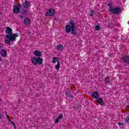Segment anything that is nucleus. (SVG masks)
Returning <instances> with one entry per match:
<instances>
[{
  "instance_id": "1",
  "label": "nucleus",
  "mask_w": 129,
  "mask_h": 129,
  "mask_svg": "<svg viewBox=\"0 0 129 129\" xmlns=\"http://www.w3.org/2000/svg\"><path fill=\"white\" fill-rule=\"evenodd\" d=\"M6 38L4 40L5 44L7 45H10L11 44V42H16L17 41V38L19 37V33H16L13 34V29L10 27H7L6 30Z\"/></svg>"
},
{
  "instance_id": "2",
  "label": "nucleus",
  "mask_w": 129,
  "mask_h": 129,
  "mask_svg": "<svg viewBox=\"0 0 129 129\" xmlns=\"http://www.w3.org/2000/svg\"><path fill=\"white\" fill-rule=\"evenodd\" d=\"M78 31V28L76 26V23L73 20H70L68 25L66 26V33L70 34L71 33L72 35H76Z\"/></svg>"
},
{
  "instance_id": "3",
  "label": "nucleus",
  "mask_w": 129,
  "mask_h": 129,
  "mask_svg": "<svg viewBox=\"0 0 129 129\" xmlns=\"http://www.w3.org/2000/svg\"><path fill=\"white\" fill-rule=\"evenodd\" d=\"M31 61L34 66H36L37 64L39 65H42L43 64V59L40 57H32L31 58Z\"/></svg>"
},
{
  "instance_id": "4",
  "label": "nucleus",
  "mask_w": 129,
  "mask_h": 129,
  "mask_svg": "<svg viewBox=\"0 0 129 129\" xmlns=\"http://www.w3.org/2000/svg\"><path fill=\"white\" fill-rule=\"evenodd\" d=\"M52 63H57L56 65L55 66V68L56 71H59V69H60V61H59V57H53L52 58Z\"/></svg>"
},
{
  "instance_id": "5",
  "label": "nucleus",
  "mask_w": 129,
  "mask_h": 129,
  "mask_svg": "<svg viewBox=\"0 0 129 129\" xmlns=\"http://www.w3.org/2000/svg\"><path fill=\"white\" fill-rule=\"evenodd\" d=\"M110 11L111 12V13H112V14H119L120 12H121V9L117 7H110Z\"/></svg>"
},
{
  "instance_id": "6",
  "label": "nucleus",
  "mask_w": 129,
  "mask_h": 129,
  "mask_svg": "<svg viewBox=\"0 0 129 129\" xmlns=\"http://www.w3.org/2000/svg\"><path fill=\"white\" fill-rule=\"evenodd\" d=\"M53 15H55V10L53 9H50L47 11L45 16L46 17H50L51 16H53Z\"/></svg>"
},
{
  "instance_id": "7",
  "label": "nucleus",
  "mask_w": 129,
  "mask_h": 129,
  "mask_svg": "<svg viewBox=\"0 0 129 129\" xmlns=\"http://www.w3.org/2000/svg\"><path fill=\"white\" fill-rule=\"evenodd\" d=\"M22 6L24 9H28V8L31 7V3L29 1H25L22 4Z\"/></svg>"
},
{
  "instance_id": "8",
  "label": "nucleus",
  "mask_w": 129,
  "mask_h": 129,
  "mask_svg": "<svg viewBox=\"0 0 129 129\" xmlns=\"http://www.w3.org/2000/svg\"><path fill=\"white\" fill-rule=\"evenodd\" d=\"M34 55H35V56H36V57H38V58H40V57H41V56H42V52H41V51L40 50H35L34 52Z\"/></svg>"
},
{
  "instance_id": "9",
  "label": "nucleus",
  "mask_w": 129,
  "mask_h": 129,
  "mask_svg": "<svg viewBox=\"0 0 129 129\" xmlns=\"http://www.w3.org/2000/svg\"><path fill=\"white\" fill-rule=\"evenodd\" d=\"M1 56L2 57H7V50L5 49L1 50Z\"/></svg>"
},
{
  "instance_id": "10",
  "label": "nucleus",
  "mask_w": 129,
  "mask_h": 129,
  "mask_svg": "<svg viewBox=\"0 0 129 129\" xmlns=\"http://www.w3.org/2000/svg\"><path fill=\"white\" fill-rule=\"evenodd\" d=\"M91 95L94 98H98V97H99V94H98V93L96 92L92 93L91 94Z\"/></svg>"
},
{
  "instance_id": "11",
  "label": "nucleus",
  "mask_w": 129,
  "mask_h": 129,
  "mask_svg": "<svg viewBox=\"0 0 129 129\" xmlns=\"http://www.w3.org/2000/svg\"><path fill=\"white\" fill-rule=\"evenodd\" d=\"M13 12L15 14H19L20 13V8L18 7H15L13 8Z\"/></svg>"
},
{
  "instance_id": "12",
  "label": "nucleus",
  "mask_w": 129,
  "mask_h": 129,
  "mask_svg": "<svg viewBox=\"0 0 129 129\" xmlns=\"http://www.w3.org/2000/svg\"><path fill=\"white\" fill-rule=\"evenodd\" d=\"M31 22V20L29 18H25L24 19V24L25 25H28Z\"/></svg>"
},
{
  "instance_id": "13",
  "label": "nucleus",
  "mask_w": 129,
  "mask_h": 129,
  "mask_svg": "<svg viewBox=\"0 0 129 129\" xmlns=\"http://www.w3.org/2000/svg\"><path fill=\"white\" fill-rule=\"evenodd\" d=\"M97 102L100 104V105H103V100L101 98H99L97 100Z\"/></svg>"
},
{
  "instance_id": "14",
  "label": "nucleus",
  "mask_w": 129,
  "mask_h": 129,
  "mask_svg": "<svg viewBox=\"0 0 129 129\" xmlns=\"http://www.w3.org/2000/svg\"><path fill=\"white\" fill-rule=\"evenodd\" d=\"M57 49L59 51H63L64 50V46H63V45H59L57 46Z\"/></svg>"
},
{
  "instance_id": "15",
  "label": "nucleus",
  "mask_w": 129,
  "mask_h": 129,
  "mask_svg": "<svg viewBox=\"0 0 129 129\" xmlns=\"http://www.w3.org/2000/svg\"><path fill=\"white\" fill-rule=\"evenodd\" d=\"M123 61L125 63H129V58L128 56L125 57L123 58Z\"/></svg>"
},
{
  "instance_id": "16",
  "label": "nucleus",
  "mask_w": 129,
  "mask_h": 129,
  "mask_svg": "<svg viewBox=\"0 0 129 129\" xmlns=\"http://www.w3.org/2000/svg\"><path fill=\"white\" fill-rule=\"evenodd\" d=\"M110 82V79H109V78H107L105 80V83H109V82Z\"/></svg>"
},
{
  "instance_id": "17",
  "label": "nucleus",
  "mask_w": 129,
  "mask_h": 129,
  "mask_svg": "<svg viewBox=\"0 0 129 129\" xmlns=\"http://www.w3.org/2000/svg\"><path fill=\"white\" fill-rule=\"evenodd\" d=\"M58 118L62 119L63 118V114H59Z\"/></svg>"
},
{
  "instance_id": "18",
  "label": "nucleus",
  "mask_w": 129,
  "mask_h": 129,
  "mask_svg": "<svg viewBox=\"0 0 129 129\" xmlns=\"http://www.w3.org/2000/svg\"><path fill=\"white\" fill-rule=\"evenodd\" d=\"M95 29H96V31H99V30L100 29V27L99 26H98V25H97L96 26V28Z\"/></svg>"
},
{
  "instance_id": "19",
  "label": "nucleus",
  "mask_w": 129,
  "mask_h": 129,
  "mask_svg": "<svg viewBox=\"0 0 129 129\" xmlns=\"http://www.w3.org/2000/svg\"><path fill=\"white\" fill-rule=\"evenodd\" d=\"M125 122L129 123V116H127L125 119Z\"/></svg>"
},
{
  "instance_id": "20",
  "label": "nucleus",
  "mask_w": 129,
  "mask_h": 129,
  "mask_svg": "<svg viewBox=\"0 0 129 129\" xmlns=\"http://www.w3.org/2000/svg\"><path fill=\"white\" fill-rule=\"evenodd\" d=\"M59 118H57L56 119H55V123H58V122H59Z\"/></svg>"
},
{
  "instance_id": "21",
  "label": "nucleus",
  "mask_w": 129,
  "mask_h": 129,
  "mask_svg": "<svg viewBox=\"0 0 129 129\" xmlns=\"http://www.w3.org/2000/svg\"><path fill=\"white\" fill-rule=\"evenodd\" d=\"M5 114H6V116H7V119H8V120H9L10 122H12V121H12V120H11V119H10V118H9V116H8V115H7V113H5Z\"/></svg>"
},
{
  "instance_id": "22",
  "label": "nucleus",
  "mask_w": 129,
  "mask_h": 129,
  "mask_svg": "<svg viewBox=\"0 0 129 129\" xmlns=\"http://www.w3.org/2000/svg\"><path fill=\"white\" fill-rule=\"evenodd\" d=\"M27 13H28V10H27L22 11V14H27Z\"/></svg>"
},
{
  "instance_id": "23",
  "label": "nucleus",
  "mask_w": 129,
  "mask_h": 129,
  "mask_svg": "<svg viewBox=\"0 0 129 129\" xmlns=\"http://www.w3.org/2000/svg\"><path fill=\"white\" fill-rule=\"evenodd\" d=\"M11 123H12V124H13V125L14 126L15 128H16V124H15V123H14V122H13V121H11Z\"/></svg>"
},
{
  "instance_id": "24",
  "label": "nucleus",
  "mask_w": 129,
  "mask_h": 129,
  "mask_svg": "<svg viewBox=\"0 0 129 129\" xmlns=\"http://www.w3.org/2000/svg\"><path fill=\"white\" fill-rule=\"evenodd\" d=\"M3 48V44L0 43V49Z\"/></svg>"
},
{
  "instance_id": "25",
  "label": "nucleus",
  "mask_w": 129,
  "mask_h": 129,
  "mask_svg": "<svg viewBox=\"0 0 129 129\" xmlns=\"http://www.w3.org/2000/svg\"><path fill=\"white\" fill-rule=\"evenodd\" d=\"M93 13V12H92V11H90V16H92V13Z\"/></svg>"
},
{
  "instance_id": "26",
  "label": "nucleus",
  "mask_w": 129,
  "mask_h": 129,
  "mask_svg": "<svg viewBox=\"0 0 129 129\" xmlns=\"http://www.w3.org/2000/svg\"><path fill=\"white\" fill-rule=\"evenodd\" d=\"M118 124H119V125H122V123L119 122Z\"/></svg>"
},
{
  "instance_id": "27",
  "label": "nucleus",
  "mask_w": 129,
  "mask_h": 129,
  "mask_svg": "<svg viewBox=\"0 0 129 129\" xmlns=\"http://www.w3.org/2000/svg\"><path fill=\"white\" fill-rule=\"evenodd\" d=\"M2 117H3V116H2V115L0 114V119H2Z\"/></svg>"
},
{
  "instance_id": "28",
  "label": "nucleus",
  "mask_w": 129,
  "mask_h": 129,
  "mask_svg": "<svg viewBox=\"0 0 129 129\" xmlns=\"http://www.w3.org/2000/svg\"><path fill=\"white\" fill-rule=\"evenodd\" d=\"M0 61H2V57L0 56Z\"/></svg>"
},
{
  "instance_id": "29",
  "label": "nucleus",
  "mask_w": 129,
  "mask_h": 129,
  "mask_svg": "<svg viewBox=\"0 0 129 129\" xmlns=\"http://www.w3.org/2000/svg\"><path fill=\"white\" fill-rule=\"evenodd\" d=\"M108 6H109H109H110V5L109 4Z\"/></svg>"
},
{
  "instance_id": "30",
  "label": "nucleus",
  "mask_w": 129,
  "mask_h": 129,
  "mask_svg": "<svg viewBox=\"0 0 129 129\" xmlns=\"http://www.w3.org/2000/svg\"><path fill=\"white\" fill-rule=\"evenodd\" d=\"M1 13L0 12V15H1Z\"/></svg>"
}]
</instances>
